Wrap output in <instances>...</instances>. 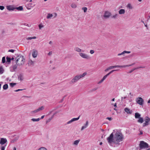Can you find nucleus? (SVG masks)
<instances>
[{
  "mask_svg": "<svg viewBox=\"0 0 150 150\" xmlns=\"http://www.w3.org/2000/svg\"><path fill=\"white\" fill-rule=\"evenodd\" d=\"M123 139L122 134L118 132L116 133L114 137L113 133H112L109 137L107 138V140L109 144H111L113 142L115 144L118 146L121 144L120 142L122 141Z\"/></svg>",
  "mask_w": 150,
  "mask_h": 150,
  "instance_id": "obj_1",
  "label": "nucleus"
},
{
  "mask_svg": "<svg viewBox=\"0 0 150 150\" xmlns=\"http://www.w3.org/2000/svg\"><path fill=\"white\" fill-rule=\"evenodd\" d=\"M87 74L86 72H84L82 74H78L74 76L71 81V84H74L76 83L81 79L83 78Z\"/></svg>",
  "mask_w": 150,
  "mask_h": 150,
  "instance_id": "obj_2",
  "label": "nucleus"
},
{
  "mask_svg": "<svg viewBox=\"0 0 150 150\" xmlns=\"http://www.w3.org/2000/svg\"><path fill=\"white\" fill-rule=\"evenodd\" d=\"M16 55V63L20 66L24 64L25 62V59L24 58L23 56L21 55L18 54Z\"/></svg>",
  "mask_w": 150,
  "mask_h": 150,
  "instance_id": "obj_3",
  "label": "nucleus"
},
{
  "mask_svg": "<svg viewBox=\"0 0 150 150\" xmlns=\"http://www.w3.org/2000/svg\"><path fill=\"white\" fill-rule=\"evenodd\" d=\"M139 147L141 149L145 148L148 147V144L143 141H140Z\"/></svg>",
  "mask_w": 150,
  "mask_h": 150,
  "instance_id": "obj_4",
  "label": "nucleus"
},
{
  "mask_svg": "<svg viewBox=\"0 0 150 150\" xmlns=\"http://www.w3.org/2000/svg\"><path fill=\"white\" fill-rule=\"evenodd\" d=\"M79 54L82 58L85 59H89L91 58V57L85 53H79Z\"/></svg>",
  "mask_w": 150,
  "mask_h": 150,
  "instance_id": "obj_5",
  "label": "nucleus"
},
{
  "mask_svg": "<svg viewBox=\"0 0 150 150\" xmlns=\"http://www.w3.org/2000/svg\"><path fill=\"white\" fill-rule=\"evenodd\" d=\"M44 109V106H41L38 108L37 109L31 111V114L36 113L40 112V111L43 110Z\"/></svg>",
  "mask_w": 150,
  "mask_h": 150,
  "instance_id": "obj_6",
  "label": "nucleus"
},
{
  "mask_svg": "<svg viewBox=\"0 0 150 150\" xmlns=\"http://www.w3.org/2000/svg\"><path fill=\"white\" fill-rule=\"evenodd\" d=\"M144 120L145 122L143 124V126L144 127L148 125L149 124V122L150 120V119L149 117H146Z\"/></svg>",
  "mask_w": 150,
  "mask_h": 150,
  "instance_id": "obj_7",
  "label": "nucleus"
},
{
  "mask_svg": "<svg viewBox=\"0 0 150 150\" xmlns=\"http://www.w3.org/2000/svg\"><path fill=\"white\" fill-rule=\"evenodd\" d=\"M137 103L140 105H142L143 104L144 100L141 97H139L136 99Z\"/></svg>",
  "mask_w": 150,
  "mask_h": 150,
  "instance_id": "obj_8",
  "label": "nucleus"
},
{
  "mask_svg": "<svg viewBox=\"0 0 150 150\" xmlns=\"http://www.w3.org/2000/svg\"><path fill=\"white\" fill-rule=\"evenodd\" d=\"M7 141L6 138H1L0 141V144L1 145L4 144L7 142Z\"/></svg>",
  "mask_w": 150,
  "mask_h": 150,
  "instance_id": "obj_9",
  "label": "nucleus"
},
{
  "mask_svg": "<svg viewBox=\"0 0 150 150\" xmlns=\"http://www.w3.org/2000/svg\"><path fill=\"white\" fill-rule=\"evenodd\" d=\"M80 116H79V117L77 118H72L71 120L68 121L67 122V124H70L71 123H72V122H73L74 121L78 120L79 119Z\"/></svg>",
  "mask_w": 150,
  "mask_h": 150,
  "instance_id": "obj_10",
  "label": "nucleus"
},
{
  "mask_svg": "<svg viewBox=\"0 0 150 150\" xmlns=\"http://www.w3.org/2000/svg\"><path fill=\"white\" fill-rule=\"evenodd\" d=\"M7 9L8 11H13L15 8L13 5H8L6 6Z\"/></svg>",
  "mask_w": 150,
  "mask_h": 150,
  "instance_id": "obj_11",
  "label": "nucleus"
},
{
  "mask_svg": "<svg viewBox=\"0 0 150 150\" xmlns=\"http://www.w3.org/2000/svg\"><path fill=\"white\" fill-rule=\"evenodd\" d=\"M54 16V17H55L57 16V14L56 13H54L53 15L52 14L48 13L47 16V19H51L52 17Z\"/></svg>",
  "mask_w": 150,
  "mask_h": 150,
  "instance_id": "obj_12",
  "label": "nucleus"
},
{
  "mask_svg": "<svg viewBox=\"0 0 150 150\" xmlns=\"http://www.w3.org/2000/svg\"><path fill=\"white\" fill-rule=\"evenodd\" d=\"M17 65L16 64L12 67H10V71L11 72L15 71L17 67Z\"/></svg>",
  "mask_w": 150,
  "mask_h": 150,
  "instance_id": "obj_13",
  "label": "nucleus"
},
{
  "mask_svg": "<svg viewBox=\"0 0 150 150\" xmlns=\"http://www.w3.org/2000/svg\"><path fill=\"white\" fill-rule=\"evenodd\" d=\"M38 53V52L37 50H33L32 54L33 57L34 58L36 57L37 56Z\"/></svg>",
  "mask_w": 150,
  "mask_h": 150,
  "instance_id": "obj_14",
  "label": "nucleus"
},
{
  "mask_svg": "<svg viewBox=\"0 0 150 150\" xmlns=\"http://www.w3.org/2000/svg\"><path fill=\"white\" fill-rule=\"evenodd\" d=\"M14 136H15V138L11 141V143H14L16 142L19 138L18 136H16V135H14Z\"/></svg>",
  "mask_w": 150,
  "mask_h": 150,
  "instance_id": "obj_15",
  "label": "nucleus"
},
{
  "mask_svg": "<svg viewBox=\"0 0 150 150\" xmlns=\"http://www.w3.org/2000/svg\"><path fill=\"white\" fill-rule=\"evenodd\" d=\"M111 15V13L108 11H106L105 12L104 16L106 18H108Z\"/></svg>",
  "mask_w": 150,
  "mask_h": 150,
  "instance_id": "obj_16",
  "label": "nucleus"
},
{
  "mask_svg": "<svg viewBox=\"0 0 150 150\" xmlns=\"http://www.w3.org/2000/svg\"><path fill=\"white\" fill-rule=\"evenodd\" d=\"M130 52H130V51H127L125 50V51H123L122 52V53H120L118 54H117V55L120 56L121 55H123V54H125V53L129 54Z\"/></svg>",
  "mask_w": 150,
  "mask_h": 150,
  "instance_id": "obj_17",
  "label": "nucleus"
},
{
  "mask_svg": "<svg viewBox=\"0 0 150 150\" xmlns=\"http://www.w3.org/2000/svg\"><path fill=\"white\" fill-rule=\"evenodd\" d=\"M125 110L127 114H131L132 113V111L130 110V109L127 108H125Z\"/></svg>",
  "mask_w": 150,
  "mask_h": 150,
  "instance_id": "obj_18",
  "label": "nucleus"
},
{
  "mask_svg": "<svg viewBox=\"0 0 150 150\" xmlns=\"http://www.w3.org/2000/svg\"><path fill=\"white\" fill-rule=\"evenodd\" d=\"M127 8L131 10L133 8L132 5L130 3L128 4L126 6Z\"/></svg>",
  "mask_w": 150,
  "mask_h": 150,
  "instance_id": "obj_19",
  "label": "nucleus"
},
{
  "mask_svg": "<svg viewBox=\"0 0 150 150\" xmlns=\"http://www.w3.org/2000/svg\"><path fill=\"white\" fill-rule=\"evenodd\" d=\"M119 13L120 14H124L125 13V10L124 9H121L118 11Z\"/></svg>",
  "mask_w": 150,
  "mask_h": 150,
  "instance_id": "obj_20",
  "label": "nucleus"
},
{
  "mask_svg": "<svg viewBox=\"0 0 150 150\" xmlns=\"http://www.w3.org/2000/svg\"><path fill=\"white\" fill-rule=\"evenodd\" d=\"M109 67L110 69V70L116 68H120V65H117L115 66H112Z\"/></svg>",
  "mask_w": 150,
  "mask_h": 150,
  "instance_id": "obj_21",
  "label": "nucleus"
},
{
  "mask_svg": "<svg viewBox=\"0 0 150 150\" xmlns=\"http://www.w3.org/2000/svg\"><path fill=\"white\" fill-rule=\"evenodd\" d=\"M34 63L33 61H32L30 59L29 60L28 64V66H30L33 65L34 64Z\"/></svg>",
  "mask_w": 150,
  "mask_h": 150,
  "instance_id": "obj_22",
  "label": "nucleus"
},
{
  "mask_svg": "<svg viewBox=\"0 0 150 150\" xmlns=\"http://www.w3.org/2000/svg\"><path fill=\"white\" fill-rule=\"evenodd\" d=\"M18 79L19 80L22 81L23 79V75L22 74L19 75L18 76Z\"/></svg>",
  "mask_w": 150,
  "mask_h": 150,
  "instance_id": "obj_23",
  "label": "nucleus"
},
{
  "mask_svg": "<svg viewBox=\"0 0 150 150\" xmlns=\"http://www.w3.org/2000/svg\"><path fill=\"white\" fill-rule=\"evenodd\" d=\"M80 141V139L75 140L74 142L73 143V145L76 146H77L78 145Z\"/></svg>",
  "mask_w": 150,
  "mask_h": 150,
  "instance_id": "obj_24",
  "label": "nucleus"
},
{
  "mask_svg": "<svg viewBox=\"0 0 150 150\" xmlns=\"http://www.w3.org/2000/svg\"><path fill=\"white\" fill-rule=\"evenodd\" d=\"M40 120V119L39 118H32L31 119V121H32L33 122H38Z\"/></svg>",
  "mask_w": 150,
  "mask_h": 150,
  "instance_id": "obj_25",
  "label": "nucleus"
},
{
  "mask_svg": "<svg viewBox=\"0 0 150 150\" xmlns=\"http://www.w3.org/2000/svg\"><path fill=\"white\" fill-rule=\"evenodd\" d=\"M140 115L138 113H136L135 114V117L136 118H139L140 117Z\"/></svg>",
  "mask_w": 150,
  "mask_h": 150,
  "instance_id": "obj_26",
  "label": "nucleus"
},
{
  "mask_svg": "<svg viewBox=\"0 0 150 150\" xmlns=\"http://www.w3.org/2000/svg\"><path fill=\"white\" fill-rule=\"evenodd\" d=\"M137 122L140 123H142L144 122V119L142 117H140L139 118V119L138 120Z\"/></svg>",
  "mask_w": 150,
  "mask_h": 150,
  "instance_id": "obj_27",
  "label": "nucleus"
},
{
  "mask_svg": "<svg viewBox=\"0 0 150 150\" xmlns=\"http://www.w3.org/2000/svg\"><path fill=\"white\" fill-rule=\"evenodd\" d=\"M74 50L78 52H79L81 51V50L77 47L75 48L74 49Z\"/></svg>",
  "mask_w": 150,
  "mask_h": 150,
  "instance_id": "obj_28",
  "label": "nucleus"
},
{
  "mask_svg": "<svg viewBox=\"0 0 150 150\" xmlns=\"http://www.w3.org/2000/svg\"><path fill=\"white\" fill-rule=\"evenodd\" d=\"M54 117V115H53L51 117L49 118L47 120H46V124L50 122L51 120L52 119V118Z\"/></svg>",
  "mask_w": 150,
  "mask_h": 150,
  "instance_id": "obj_29",
  "label": "nucleus"
},
{
  "mask_svg": "<svg viewBox=\"0 0 150 150\" xmlns=\"http://www.w3.org/2000/svg\"><path fill=\"white\" fill-rule=\"evenodd\" d=\"M131 66V64L126 65H120V68H125Z\"/></svg>",
  "mask_w": 150,
  "mask_h": 150,
  "instance_id": "obj_30",
  "label": "nucleus"
},
{
  "mask_svg": "<svg viewBox=\"0 0 150 150\" xmlns=\"http://www.w3.org/2000/svg\"><path fill=\"white\" fill-rule=\"evenodd\" d=\"M118 16V14H115L114 15H112L111 16V18L114 19H116L117 18Z\"/></svg>",
  "mask_w": 150,
  "mask_h": 150,
  "instance_id": "obj_31",
  "label": "nucleus"
},
{
  "mask_svg": "<svg viewBox=\"0 0 150 150\" xmlns=\"http://www.w3.org/2000/svg\"><path fill=\"white\" fill-rule=\"evenodd\" d=\"M71 6L73 8H76L77 7V6L75 4L72 3L71 5Z\"/></svg>",
  "mask_w": 150,
  "mask_h": 150,
  "instance_id": "obj_32",
  "label": "nucleus"
},
{
  "mask_svg": "<svg viewBox=\"0 0 150 150\" xmlns=\"http://www.w3.org/2000/svg\"><path fill=\"white\" fill-rule=\"evenodd\" d=\"M8 85L7 84H5L3 86V88L4 90H6L8 88Z\"/></svg>",
  "mask_w": 150,
  "mask_h": 150,
  "instance_id": "obj_33",
  "label": "nucleus"
},
{
  "mask_svg": "<svg viewBox=\"0 0 150 150\" xmlns=\"http://www.w3.org/2000/svg\"><path fill=\"white\" fill-rule=\"evenodd\" d=\"M15 9H16L17 10H19L20 11H22L23 9V8L21 6H20L18 7L15 8Z\"/></svg>",
  "mask_w": 150,
  "mask_h": 150,
  "instance_id": "obj_34",
  "label": "nucleus"
},
{
  "mask_svg": "<svg viewBox=\"0 0 150 150\" xmlns=\"http://www.w3.org/2000/svg\"><path fill=\"white\" fill-rule=\"evenodd\" d=\"M4 70L2 67H0V74H2L4 72Z\"/></svg>",
  "mask_w": 150,
  "mask_h": 150,
  "instance_id": "obj_35",
  "label": "nucleus"
},
{
  "mask_svg": "<svg viewBox=\"0 0 150 150\" xmlns=\"http://www.w3.org/2000/svg\"><path fill=\"white\" fill-rule=\"evenodd\" d=\"M38 27L39 29L41 30L42 28L44 27V25L42 24L41 23L39 25Z\"/></svg>",
  "mask_w": 150,
  "mask_h": 150,
  "instance_id": "obj_36",
  "label": "nucleus"
},
{
  "mask_svg": "<svg viewBox=\"0 0 150 150\" xmlns=\"http://www.w3.org/2000/svg\"><path fill=\"white\" fill-rule=\"evenodd\" d=\"M6 146V144L4 145H2L1 147V150H4Z\"/></svg>",
  "mask_w": 150,
  "mask_h": 150,
  "instance_id": "obj_37",
  "label": "nucleus"
},
{
  "mask_svg": "<svg viewBox=\"0 0 150 150\" xmlns=\"http://www.w3.org/2000/svg\"><path fill=\"white\" fill-rule=\"evenodd\" d=\"M82 9L84 13H86L87 11V8L86 7H83L82 8Z\"/></svg>",
  "mask_w": 150,
  "mask_h": 150,
  "instance_id": "obj_38",
  "label": "nucleus"
},
{
  "mask_svg": "<svg viewBox=\"0 0 150 150\" xmlns=\"http://www.w3.org/2000/svg\"><path fill=\"white\" fill-rule=\"evenodd\" d=\"M7 62L9 63L10 62L11 60V59L9 57H7L6 58Z\"/></svg>",
  "mask_w": 150,
  "mask_h": 150,
  "instance_id": "obj_39",
  "label": "nucleus"
},
{
  "mask_svg": "<svg viewBox=\"0 0 150 150\" xmlns=\"http://www.w3.org/2000/svg\"><path fill=\"white\" fill-rule=\"evenodd\" d=\"M38 150H47V149L44 147H41Z\"/></svg>",
  "mask_w": 150,
  "mask_h": 150,
  "instance_id": "obj_40",
  "label": "nucleus"
},
{
  "mask_svg": "<svg viewBox=\"0 0 150 150\" xmlns=\"http://www.w3.org/2000/svg\"><path fill=\"white\" fill-rule=\"evenodd\" d=\"M6 59H5V57H3L2 58V63H4L5 62Z\"/></svg>",
  "mask_w": 150,
  "mask_h": 150,
  "instance_id": "obj_41",
  "label": "nucleus"
},
{
  "mask_svg": "<svg viewBox=\"0 0 150 150\" xmlns=\"http://www.w3.org/2000/svg\"><path fill=\"white\" fill-rule=\"evenodd\" d=\"M16 83H11L10 84V86L11 87H13L15 85H16Z\"/></svg>",
  "mask_w": 150,
  "mask_h": 150,
  "instance_id": "obj_42",
  "label": "nucleus"
},
{
  "mask_svg": "<svg viewBox=\"0 0 150 150\" xmlns=\"http://www.w3.org/2000/svg\"><path fill=\"white\" fill-rule=\"evenodd\" d=\"M108 76L106 74V75L104 76L102 78V80L104 81L107 77Z\"/></svg>",
  "mask_w": 150,
  "mask_h": 150,
  "instance_id": "obj_43",
  "label": "nucleus"
},
{
  "mask_svg": "<svg viewBox=\"0 0 150 150\" xmlns=\"http://www.w3.org/2000/svg\"><path fill=\"white\" fill-rule=\"evenodd\" d=\"M87 127H86V126L85 125L83 126L82 127H81V130L82 131V130H83L84 129H85L86 128H87Z\"/></svg>",
  "mask_w": 150,
  "mask_h": 150,
  "instance_id": "obj_44",
  "label": "nucleus"
},
{
  "mask_svg": "<svg viewBox=\"0 0 150 150\" xmlns=\"http://www.w3.org/2000/svg\"><path fill=\"white\" fill-rule=\"evenodd\" d=\"M88 124V121H86V123L84 124V125L86 126V127H87Z\"/></svg>",
  "mask_w": 150,
  "mask_h": 150,
  "instance_id": "obj_45",
  "label": "nucleus"
},
{
  "mask_svg": "<svg viewBox=\"0 0 150 150\" xmlns=\"http://www.w3.org/2000/svg\"><path fill=\"white\" fill-rule=\"evenodd\" d=\"M4 8V6H0V9L1 10H3Z\"/></svg>",
  "mask_w": 150,
  "mask_h": 150,
  "instance_id": "obj_46",
  "label": "nucleus"
},
{
  "mask_svg": "<svg viewBox=\"0 0 150 150\" xmlns=\"http://www.w3.org/2000/svg\"><path fill=\"white\" fill-rule=\"evenodd\" d=\"M32 39H33L32 37H28L26 38V39L27 40H31Z\"/></svg>",
  "mask_w": 150,
  "mask_h": 150,
  "instance_id": "obj_47",
  "label": "nucleus"
},
{
  "mask_svg": "<svg viewBox=\"0 0 150 150\" xmlns=\"http://www.w3.org/2000/svg\"><path fill=\"white\" fill-rule=\"evenodd\" d=\"M110 69L109 67H108L107 68H106L105 69V72H107L110 70Z\"/></svg>",
  "mask_w": 150,
  "mask_h": 150,
  "instance_id": "obj_48",
  "label": "nucleus"
},
{
  "mask_svg": "<svg viewBox=\"0 0 150 150\" xmlns=\"http://www.w3.org/2000/svg\"><path fill=\"white\" fill-rule=\"evenodd\" d=\"M94 52V51L93 50H90V53L91 54H93Z\"/></svg>",
  "mask_w": 150,
  "mask_h": 150,
  "instance_id": "obj_49",
  "label": "nucleus"
},
{
  "mask_svg": "<svg viewBox=\"0 0 150 150\" xmlns=\"http://www.w3.org/2000/svg\"><path fill=\"white\" fill-rule=\"evenodd\" d=\"M52 51L49 52L48 54V55L49 56H51L52 55Z\"/></svg>",
  "mask_w": 150,
  "mask_h": 150,
  "instance_id": "obj_50",
  "label": "nucleus"
},
{
  "mask_svg": "<svg viewBox=\"0 0 150 150\" xmlns=\"http://www.w3.org/2000/svg\"><path fill=\"white\" fill-rule=\"evenodd\" d=\"M14 50H8V52H14Z\"/></svg>",
  "mask_w": 150,
  "mask_h": 150,
  "instance_id": "obj_51",
  "label": "nucleus"
},
{
  "mask_svg": "<svg viewBox=\"0 0 150 150\" xmlns=\"http://www.w3.org/2000/svg\"><path fill=\"white\" fill-rule=\"evenodd\" d=\"M23 89H18V90H15L14 91L15 92H18V91H22V90H23Z\"/></svg>",
  "mask_w": 150,
  "mask_h": 150,
  "instance_id": "obj_52",
  "label": "nucleus"
},
{
  "mask_svg": "<svg viewBox=\"0 0 150 150\" xmlns=\"http://www.w3.org/2000/svg\"><path fill=\"white\" fill-rule=\"evenodd\" d=\"M103 81H103V80L102 79L99 81V82H98V84H100L102 83Z\"/></svg>",
  "mask_w": 150,
  "mask_h": 150,
  "instance_id": "obj_53",
  "label": "nucleus"
},
{
  "mask_svg": "<svg viewBox=\"0 0 150 150\" xmlns=\"http://www.w3.org/2000/svg\"><path fill=\"white\" fill-rule=\"evenodd\" d=\"M134 54H132L131 55H129V57L130 58H131L133 57L134 56Z\"/></svg>",
  "mask_w": 150,
  "mask_h": 150,
  "instance_id": "obj_54",
  "label": "nucleus"
},
{
  "mask_svg": "<svg viewBox=\"0 0 150 150\" xmlns=\"http://www.w3.org/2000/svg\"><path fill=\"white\" fill-rule=\"evenodd\" d=\"M136 69H135V68H133V69H132L130 72L129 73H131L133 72L134 70Z\"/></svg>",
  "mask_w": 150,
  "mask_h": 150,
  "instance_id": "obj_55",
  "label": "nucleus"
},
{
  "mask_svg": "<svg viewBox=\"0 0 150 150\" xmlns=\"http://www.w3.org/2000/svg\"><path fill=\"white\" fill-rule=\"evenodd\" d=\"M98 89V88H94L92 89V91H94L96 90H97Z\"/></svg>",
  "mask_w": 150,
  "mask_h": 150,
  "instance_id": "obj_56",
  "label": "nucleus"
},
{
  "mask_svg": "<svg viewBox=\"0 0 150 150\" xmlns=\"http://www.w3.org/2000/svg\"><path fill=\"white\" fill-rule=\"evenodd\" d=\"M111 105H114V106L115 107V108L117 107V104L116 103H115L114 104H113L112 103L111 104Z\"/></svg>",
  "mask_w": 150,
  "mask_h": 150,
  "instance_id": "obj_57",
  "label": "nucleus"
},
{
  "mask_svg": "<svg viewBox=\"0 0 150 150\" xmlns=\"http://www.w3.org/2000/svg\"><path fill=\"white\" fill-rule=\"evenodd\" d=\"M107 119L108 120H112V118L111 117H108L107 118Z\"/></svg>",
  "mask_w": 150,
  "mask_h": 150,
  "instance_id": "obj_58",
  "label": "nucleus"
},
{
  "mask_svg": "<svg viewBox=\"0 0 150 150\" xmlns=\"http://www.w3.org/2000/svg\"><path fill=\"white\" fill-rule=\"evenodd\" d=\"M112 73V71H111L109 73L107 74L108 76L109 75H110V74H111Z\"/></svg>",
  "mask_w": 150,
  "mask_h": 150,
  "instance_id": "obj_59",
  "label": "nucleus"
},
{
  "mask_svg": "<svg viewBox=\"0 0 150 150\" xmlns=\"http://www.w3.org/2000/svg\"><path fill=\"white\" fill-rule=\"evenodd\" d=\"M44 116H45V115H43L41 117V118H40V119H43V118H44Z\"/></svg>",
  "mask_w": 150,
  "mask_h": 150,
  "instance_id": "obj_60",
  "label": "nucleus"
},
{
  "mask_svg": "<svg viewBox=\"0 0 150 150\" xmlns=\"http://www.w3.org/2000/svg\"><path fill=\"white\" fill-rule=\"evenodd\" d=\"M118 70H117V69H115V70H112V72H113L114 71H117Z\"/></svg>",
  "mask_w": 150,
  "mask_h": 150,
  "instance_id": "obj_61",
  "label": "nucleus"
},
{
  "mask_svg": "<svg viewBox=\"0 0 150 150\" xmlns=\"http://www.w3.org/2000/svg\"><path fill=\"white\" fill-rule=\"evenodd\" d=\"M36 37L35 36H34L33 37H32L33 39H35L36 38Z\"/></svg>",
  "mask_w": 150,
  "mask_h": 150,
  "instance_id": "obj_62",
  "label": "nucleus"
},
{
  "mask_svg": "<svg viewBox=\"0 0 150 150\" xmlns=\"http://www.w3.org/2000/svg\"><path fill=\"white\" fill-rule=\"evenodd\" d=\"M143 134V132L142 131H140V135H141V134Z\"/></svg>",
  "mask_w": 150,
  "mask_h": 150,
  "instance_id": "obj_63",
  "label": "nucleus"
},
{
  "mask_svg": "<svg viewBox=\"0 0 150 150\" xmlns=\"http://www.w3.org/2000/svg\"><path fill=\"white\" fill-rule=\"evenodd\" d=\"M52 43V41H50L49 42V44H51Z\"/></svg>",
  "mask_w": 150,
  "mask_h": 150,
  "instance_id": "obj_64",
  "label": "nucleus"
}]
</instances>
